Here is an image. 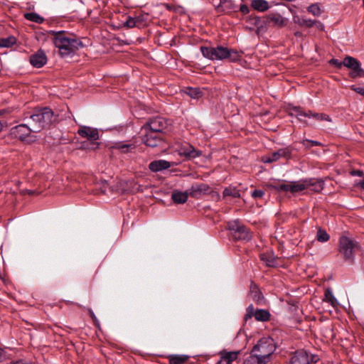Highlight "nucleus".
Returning <instances> with one entry per match:
<instances>
[{
    "mask_svg": "<svg viewBox=\"0 0 364 364\" xmlns=\"http://www.w3.org/2000/svg\"><path fill=\"white\" fill-rule=\"evenodd\" d=\"M200 52L203 56L210 60H223L228 59L230 62L235 63L242 58V51L228 48L223 46H200Z\"/></svg>",
    "mask_w": 364,
    "mask_h": 364,
    "instance_id": "nucleus-1",
    "label": "nucleus"
},
{
    "mask_svg": "<svg viewBox=\"0 0 364 364\" xmlns=\"http://www.w3.org/2000/svg\"><path fill=\"white\" fill-rule=\"evenodd\" d=\"M58 116L49 107H43L33 111L32 114H28L24 119L28 120V124L33 127V132L38 133L42 129L50 126L57 120Z\"/></svg>",
    "mask_w": 364,
    "mask_h": 364,
    "instance_id": "nucleus-2",
    "label": "nucleus"
},
{
    "mask_svg": "<svg viewBox=\"0 0 364 364\" xmlns=\"http://www.w3.org/2000/svg\"><path fill=\"white\" fill-rule=\"evenodd\" d=\"M53 33V43L58 48L59 53L63 58L73 56L83 47V43L80 39L68 37L64 31Z\"/></svg>",
    "mask_w": 364,
    "mask_h": 364,
    "instance_id": "nucleus-3",
    "label": "nucleus"
},
{
    "mask_svg": "<svg viewBox=\"0 0 364 364\" xmlns=\"http://www.w3.org/2000/svg\"><path fill=\"white\" fill-rule=\"evenodd\" d=\"M328 63L338 69H341L343 66L350 69L349 75L352 78L364 77V70L361 68V63L356 58L350 55L346 56L343 61L332 58L328 61Z\"/></svg>",
    "mask_w": 364,
    "mask_h": 364,
    "instance_id": "nucleus-4",
    "label": "nucleus"
},
{
    "mask_svg": "<svg viewBox=\"0 0 364 364\" xmlns=\"http://www.w3.org/2000/svg\"><path fill=\"white\" fill-rule=\"evenodd\" d=\"M360 245L358 242L346 236H341L338 241V252L343 260L348 264H353L355 255L359 250Z\"/></svg>",
    "mask_w": 364,
    "mask_h": 364,
    "instance_id": "nucleus-5",
    "label": "nucleus"
},
{
    "mask_svg": "<svg viewBox=\"0 0 364 364\" xmlns=\"http://www.w3.org/2000/svg\"><path fill=\"white\" fill-rule=\"evenodd\" d=\"M290 116L295 117L306 127L311 125L306 120V118H312L316 121H331V117L326 114L314 112L311 110L305 111L299 106L291 108Z\"/></svg>",
    "mask_w": 364,
    "mask_h": 364,
    "instance_id": "nucleus-6",
    "label": "nucleus"
},
{
    "mask_svg": "<svg viewBox=\"0 0 364 364\" xmlns=\"http://www.w3.org/2000/svg\"><path fill=\"white\" fill-rule=\"evenodd\" d=\"M275 349L276 346L274 340L267 337L261 338L253 347L252 352L268 363Z\"/></svg>",
    "mask_w": 364,
    "mask_h": 364,
    "instance_id": "nucleus-7",
    "label": "nucleus"
},
{
    "mask_svg": "<svg viewBox=\"0 0 364 364\" xmlns=\"http://www.w3.org/2000/svg\"><path fill=\"white\" fill-rule=\"evenodd\" d=\"M227 230L235 240L249 241L252 239L249 229L238 219L229 221L227 223Z\"/></svg>",
    "mask_w": 364,
    "mask_h": 364,
    "instance_id": "nucleus-8",
    "label": "nucleus"
},
{
    "mask_svg": "<svg viewBox=\"0 0 364 364\" xmlns=\"http://www.w3.org/2000/svg\"><path fill=\"white\" fill-rule=\"evenodd\" d=\"M169 120L162 117L151 118L142 127L143 130L152 131L159 134L163 133L170 125Z\"/></svg>",
    "mask_w": 364,
    "mask_h": 364,
    "instance_id": "nucleus-9",
    "label": "nucleus"
},
{
    "mask_svg": "<svg viewBox=\"0 0 364 364\" xmlns=\"http://www.w3.org/2000/svg\"><path fill=\"white\" fill-rule=\"evenodd\" d=\"M177 154L185 159L191 161L202 156V151L196 149L195 147L188 142L180 143L176 146Z\"/></svg>",
    "mask_w": 364,
    "mask_h": 364,
    "instance_id": "nucleus-10",
    "label": "nucleus"
},
{
    "mask_svg": "<svg viewBox=\"0 0 364 364\" xmlns=\"http://www.w3.org/2000/svg\"><path fill=\"white\" fill-rule=\"evenodd\" d=\"M144 132L141 141L146 146L154 148L163 144L164 139L161 134L149 130H144Z\"/></svg>",
    "mask_w": 364,
    "mask_h": 364,
    "instance_id": "nucleus-11",
    "label": "nucleus"
},
{
    "mask_svg": "<svg viewBox=\"0 0 364 364\" xmlns=\"http://www.w3.org/2000/svg\"><path fill=\"white\" fill-rule=\"evenodd\" d=\"M33 127L30 126L28 122L26 124H21L11 129V135L21 141L26 140L27 137L33 132Z\"/></svg>",
    "mask_w": 364,
    "mask_h": 364,
    "instance_id": "nucleus-12",
    "label": "nucleus"
},
{
    "mask_svg": "<svg viewBox=\"0 0 364 364\" xmlns=\"http://www.w3.org/2000/svg\"><path fill=\"white\" fill-rule=\"evenodd\" d=\"M240 354V350L229 351L226 349L222 350L218 353L219 360L216 364H232L233 361L237 359Z\"/></svg>",
    "mask_w": 364,
    "mask_h": 364,
    "instance_id": "nucleus-13",
    "label": "nucleus"
},
{
    "mask_svg": "<svg viewBox=\"0 0 364 364\" xmlns=\"http://www.w3.org/2000/svg\"><path fill=\"white\" fill-rule=\"evenodd\" d=\"M29 61L34 68H40L46 64L47 56L43 50H38L30 56Z\"/></svg>",
    "mask_w": 364,
    "mask_h": 364,
    "instance_id": "nucleus-14",
    "label": "nucleus"
},
{
    "mask_svg": "<svg viewBox=\"0 0 364 364\" xmlns=\"http://www.w3.org/2000/svg\"><path fill=\"white\" fill-rule=\"evenodd\" d=\"M77 134L83 138H87L90 141H96L99 139V132L97 129L87 126H82L77 131Z\"/></svg>",
    "mask_w": 364,
    "mask_h": 364,
    "instance_id": "nucleus-15",
    "label": "nucleus"
},
{
    "mask_svg": "<svg viewBox=\"0 0 364 364\" xmlns=\"http://www.w3.org/2000/svg\"><path fill=\"white\" fill-rule=\"evenodd\" d=\"M174 165V163H171L164 159H158L152 161L149 164V169L152 172H159L166 170Z\"/></svg>",
    "mask_w": 364,
    "mask_h": 364,
    "instance_id": "nucleus-16",
    "label": "nucleus"
},
{
    "mask_svg": "<svg viewBox=\"0 0 364 364\" xmlns=\"http://www.w3.org/2000/svg\"><path fill=\"white\" fill-rule=\"evenodd\" d=\"M209 189L210 186L206 183H196L192 185L189 193L191 196L198 198L202 195L207 193Z\"/></svg>",
    "mask_w": 364,
    "mask_h": 364,
    "instance_id": "nucleus-17",
    "label": "nucleus"
},
{
    "mask_svg": "<svg viewBox=\"0 0 364 364\" xmlns=\"http://www.w3.org/2000/svg\"><path fill=\"white\" fill-rule=\"evenodd\" d=\"M307 182L305 179L288 182V192L294 194L307 189Z\"/></svg>",
    "mask_w": 364,
    "mask_h": 364,
    "instance_id": "nucleus-18",
    "label": "nucleus"
},
{
    "mask_svg": "<svg viewBox=\"0 0 364 364\" xmlns=\"http://www.w3.org/2000/svg\"><path fill=\"white\" fill-rule=\"evenodd\" d=\"M308 353L304 350L296 351L291 357L290 364H309Z\"/></svg>",
    "mask_w": 364,
    "mask_h": 364,
    "instance_id": "nucleus-19",
    "label": "nucleus"
},
{
    "mask_svg": "<svg viewBox=\"0 0 364 364\" xmlns=\"http://www.w3.org/2000/svg\"><path fill=\"white\" fill-rule=\"evenodd\" d=\"M267 23H272L274 26L282 28L287 24V19L279 14H272L267 16Z\"/></svg>",
    "mask_w": 364,
    "mask_h": 364,
    "instance_id": "nucleus-20",
    "label": "nucleus"
},
{
    "mask_svg": "<svg viewBox=\"0 0 364 364\" xmlns=\"http://www.w3.org/2000/svg\"><path fill=\"white\" fill-rule=\"evenodd\" d=\"M112 149L118 150L122 154L132 153L136 149L134 144H126L122 141L116 142L112 146Z\"/></svg>",
    "mask_w": 364,
    "mask_h": 364,
    "instance_id": "nucleus-21",
    "label": "nucleus"
},
{
    "mask_svg": "<svg viewBox=\"0 0 364 364\" xmlns=\"http://www.w3.org/2000/svg\"><path fill=\"white\" fill-rule=\"evenodd\" d=\"M250 23L254 25L259 31H264L267 29V17L261 18L254 16L250 18Z\"/></svg>",
    "mask_w": 364,
    "mask_h": 364,
    "instance_id": "nucleus-22",
    "label": "nucleus"
},
{
    "mask_svg": "<svg viewBox=\"0 0 364 364\" xmlns=\"http://www.w3.org/2000/svg\"><path fill=\"white\" fill-rule=\"evenodd\" d=\"M306 181H308L307 183V189L314 192H320L323 188V181L321 179H315V178H305Z\"/></svg>",
    "mask_w": 364,
    "mask_h": 364,
    "instance_id": "nucleus-23",
    "label": "nucleus"
},
{
    "mask_svg": "<svg viewBox=\"0 0 364 364\" xmlns=\"http://www.w3.org/2000/svg\"><path fill=\"white\" fill-rule=\"evenodd\" d=\"M292 149L289 146L279 149L277 151L272 153L273 160L278 161L280 158L290 159L291 157Z\"/></svg>",
    "mask_w": 364,
    "mask_h": 364,
    "instance_id": "nucleus-24",
    "label": "nucleus"
},
{
    "mask_svg": "<svg viewBox=\"0 0 364 364\" xmlns=\"http://www.w3.org/2000/svg\"><path fill=\"white\" fill-rule=\"evenodd\" d=\"M260 259L263 263L270 267H274L277 265V262L274 257L273 254L270 252H267L260 254Z\"/></svg>",
    "mask_w": 364,
    "mask_h": 364,
    "instance_id": "nucleus-25",
    "label": "nucleus"
},
{
    "mask_svg": "<svg viewBox=\"0 0 364 364\" xmlns=\"http://www.w3.org/2000/svg\"><path fill=\"white\" fill-rule=\"evenodd\" d=\"M251 6L259 12L266 11L269 8V2L266 0H252Z\"/></svg>",
    "mask_w": 364,
    "mask_h": 364,
    "instance_id": "nucleus-26",
    "label": "nucleus"
},
{
    "mask_svg": "<svg viewBox=\"0 0 364 364\" xmlns=\"http://www.w3.org/2000/svg\"><path fill=\"white\" fill-rule=\"evenodd\" d=\"M188 195L186 192L173 191L171 198L175 203L183 204L188 200Z\"/></svg>",
    "mask_w": 364,
    "mask_h": 364,
    "instance_id": "nucleus-27",
    "label": "nucleus"
},
{
    "mask_svg": "<svg viewBox=\"0 0 364 364\" xmlns=\"http://www.w3.org/2000/svg\"><path fill=\"white\" fill-rule=\"evenodd\" d=\"M269 188L277 191L288 192V183L278 181L270 182L268 185Z\"/></svg>",
    "mask_w": 364,
    "mask_h": 364,
    "instance_id": "nucleus-28",
    "label": "nucleus"
},
{
    "mask_svg": "<svg viewBox=\"0 0 364 364\" xmlns=\"http://www.w3.org/2000/svg\"><path fill=\"white\" fill-rule=\"evenodd\" d=\"M222 7L220 13L228 14L232 11H236L237 6L232 0H222Z\"/></svg>",
    "mask_w": 364,
    "mask_h": 364,
    "instance_id": "nucleus-29",
    "label": "nucleus"
},
{
    "mask_svg": "<svg viewBox=\"0 0 364 364\" xmlns=\"http://www.w3.org/2000/svg\"><path fill=\"white\" fill-rule=\"evenodd\" d=\"M250 294L252 297V299L255 301H256L257 303H260L262 301L263 296L262 295V293L259 291L257 286L254 283L251 284Z\"/></svg>",
    "mask_w": 364,
    "mask_h": 364,
    "instance_id": "nucleus-30",
    "label": "nucleus"
},
{
    "mask_svg": "<svg viewBox=\"0 0 364 364\" xmlns=\"http://www.w3.org/2000/svg\"><path fill=\"white\" fill-rule=\"evenodd\" d=\"M223 197H232L233 198H238L240 197V191L235 187L229 186L224 189L223 192Z\"/></svg>",
    "mask_w": 364,
    "mask_h": 364,
    "instance_id": "nucleus-31",
    "label": "nucleus"
},
{
    "mask_svg": "<svg viewBox=\"0 0 364 364\" xmlns=\"http://www.w3.org/2000/svg\"><path fill=\"white\" fill-rule=\"evenodd\" d=\"M323 301L330 304L333 307H336L338 304L337 299L328 289L325 291Z\"/></svg>",
    "mask_w": 364,
    "mask_h": 364,
    "instance_id": "nucleus-32",
    "label": "nucleus"
},
{
    "mask_svg": "<svg viewBox=\"0 0 364 364\" xmlns=\"http://www.w3.org/2000/svg\"><path fill=\"white\" fill-rule=\"evenodd\" d=\"M23 16L26 20L37 23H42L44 21V18L42 16L34 12L26 13Z\"/></svg>",
    "mask_w": 364,
    "mask_h": 364,
    "instance_id": "nucleus-33",
    "label": "nucleus"
},
{
    "mask_svg": "<svg viewBox=\"0 0 364 364\" xmlns=\"http://www.w3.org/2000/svg\"><path fill=\"white\" fill-rule=\"evenodd\" d=\"M263 359L256 355L253 352L251 355L244 361V364H267Z\"/></svg>",
    "mask_w": 364,
    "mask_h": 364,
    "instance_id": "nucleus-34",
    "label": "nucleus"
},
{
    "mask_svg": "<svg viewBox=\"0 0 364 364\" xmlns=\"http://www.w3.org/2000/svg\"><path fill=\"white\" fill-rule=\"evenodd\" d=\"M188 359L187 355H174L169 357L170 364H184Z\"/></svg>",
    "mask_w": 364,
    "mask_h": 364,
    "instance_id": "nucleus-35",
    "label": "nucleus"
},
{
    "mask_svg": "<svg viewBox=\"0 0 364 364\" xmlns=\"http://www.w3.org/2000/svg\"><path fill=\"white\" fill-rule=\"evenodd\" d=\"M16 43V39L14 36H9L7 38H0V48H9Z\"/></svg>",
    "mask_w": 364,
    "mask_h": 364,
    "instance_id": "nucleus-36",
    "label": "nucleus"
},
{
    "mask_svg": "<svg viewBox=\"0 0 364 364\" xmlns=\"http://www.w3.org/2000/svg\"><path fill=\"white\" fill-rule=\"evenodd\" d=\"M254 316L257 321H266L269 318V314L267 311L263 309L257 310Z\"/></svg>",
    "mask_w": 364,
    "mask_h": 364,
    "instance_id": "nucleus-37",
    "label": "nucleus"
},
{
    "mask_svg": "<svg viewBox=\"0 0 364 364\" xmlns=\"http://www.w3.org/2000/svg\"><path fill=\"white\" fill-rule=\"evenodd\" d=\"M330 238L327 232L321 228H318L316 234V239L318 242H326Z\"/></svg>",
    "mask_w": 364,
    "mask_h": 364,
    "instance_id": "nucleus-38",
    "label": "nucleus"
},
{
    "mask_svg": "<svg viewBox=\"0 0 364 364\" xmlns=\"http://www.w3.org/2000/svg\"><path fill=\"white\" fill-rule=\"evenodd\" d=\"M307 11L315 16L321 15V9L318 4H312L307 7Z\"/></svg>",
    "mask_w": 364,
    "mask_h": 364,
    "instance_id": "nucleus-39",
    "label": "nucleus"
},
{
    "mask_svg": "<svg viewBox=\"0 0 364 364\" xmlns=\"http://www.w3.org/2000/svg\"><path fill=\"white\" fill-rule=\"evenodd\" d=\"M301 144L306 148L310 149L313 146H322V144L318 141L311 140L308 139H303Z\"/></svg>",
    "mask_w": 364,
    "mask_h": 364,
    "instance_id": "nucleus-40",
    "label": "nucleus"
},
{
    "mask_svg": "<svg viewBox=\"0 0 364 364\" xmlns=\"http://www.w3.org/2000/svg\"><path fill=\"white\" fill-rule=\"evenodd\" d=\"M186 93L191 98H194V99L198 98L201 95V92L200 91V90L198 88H193V87H188L187 89Z\"/></svg>",
    "mask_w": 364,
    "mask_h": 364,
    "instance_id": "nucleus-41",
    "label": "nucleus"
},
{
    "mask_svg": "<svg viewBox=\"0 0 364 364\" xmlns=\"http://www.w3.org/2000/svg\"><path fill=\"white\" fill-rule=\"evenodd\" d=\"M316 21L310 18H302L299 22L300 25L311 28L315 25Z\"/></svg>",
    "mask_w": 364,
    "mask_h": 364,
    "instance_id": "nucleus-42",
    "label": "nucleus"
},
{
    "mask_svg": "<svg viewBox=\"0 0 364 364\" xmlns=\"http://www.w3.org/2000/svg\"><path fill=\"white\" fill-rule=\"evenodd\" d=\"M136 22L137 21L135 18L129 16L127 21L124 22V26L131 28L136 26Z\"/></svg>",
    "mask_w": 364,
    "mask_h": 364,
    "instance_id": "nucleus-43",
    "label": "nucleus"
},
{
    "mask_svg": "<svg viewBox=\"0 0 364 364\" xmlns=\"http://www.w3.org/2000/svg\"><path fill=\"white\" fill-rule=\"evenodd\" d=\"M264 195V191L260 189H255L251 193L252 197L255 199L262 198Z\"/></svg>",
    "mask_w": 364,
    "mask_h": 364,
    "instance_id": "nucleus-44",
    "label": "nucleus"
},
{
    "mask_svg": "<svg viewBox=\"0 0 364 364\" xmlns=\"http://www.w3.org/2000/svg\"><path fill=\"white\" fill-rule=\"evenodd\" d=\"M222 2V0H212L211 1L213 6L215 8L216 11L218 13H220Z\"/></svg>",
    "mask_w": 364,
    "mask_h": 364,
    "instance_id": "nucleus-45",
    "label": "nucleus"
},
{
    "mask_svg": "<svg viewBox=\"0 0 364 364\" xmlns=\"http://www.w3.org/2000/svg\"><path fill=\"white\" fill-rule=\"evenodd\" d=\"M350 89L355 92L360 94L362 96H364V87H357L355 85H352Z\"/></svg>",
    "mask_w": 364,
    "mask_h": 364,
    "instance_id": "nucleus-46",
    "label": "nucleus"
},
{
    "mask_svg": "<svg viewBox=\"0 0 364 364\" xmlns=\"http://www.w3.org/2000/svg\"><path fill=\"white\" fill-rule=\"evenodd\" d=\"M240 11L243 14H247L250 12V8L246 4H241L240 6Z\"/></svg>",
    "mask_w": 364,
    "mask_h": 364,
    "instance_id": "nucleus-47",
    "label": "nucleus"
},
{
    "mask_svg": "<svg viewBox=\"0 0 364 364\" xmlns=\"http://www.w3.org/2000/svg\"><path fill=\"white\" fill-rule=\"evenodd\" d=\"M263 161H264V163H272V162H274V161H275V160H273V159H272V154H269V156H267L264 157V158L263 159Z\"/></svg>",
    "mask_w": 364,
    "mask_h": 364,
    "instance_id": "nucleus-48",
    "label": "nucleus"
},
{
    "mask_svg": "<svg viewBox=\"0 0 364 364\" xmlns=\"http://www.w3.org/2000/svg\"><path fill=\"white\" fill-rule=\"evenodd\" d=\"M351 175L357 176H363V171H360V170H354V171H351Z\"/></svg>",
    "mask_w": 364,
    "mask_h": 364,
    "instance_id": "nucleus-49",
    "label": "nucleus"
},
{
    "mask_svg": "<svg viewBox=\"0 0 364 364\" xmlns=\"http://www.w3.org/2000/svg\"><path fill=\"white\" fill-rule=\"evenodd\" d=\"M309 360H310V362H311V363H316V362H318L319 358H318V355H311V359H309Z\"/></svg>",
    "mask_w": 364,
    "mask_h": 364,
    "instance_id": "nucleus-50",
    "label": "nucleus"
},
{
    "mask_svg": "<svg viewBox=\"0 0 364 364\" xmlns=\"http://www.w3.org/2000/svg\"><path fill=\"white\" fill-rule=\"evenodd\" d=\"M5 358H6L5 353H4V350L0 348V362L4 360L5 359Z\"/></svg>",
    "mask_w": 364,
    "mask_h": 364,
    "instance_id": "nucleus-51",
    "label": "nucleus"
},
{
    "mask_svg": "<svg viewBox=\"0 0 364 364\" xmlns=\"http://www.w3.org/2000/svg\"><path fill=\"white\" fill-rule=\"evenodd\" d=\"M28 193L29 195H33L34 194L35 191H31V190H28V189H25L23 191H22V193L24 194V193Z\"/></svg>",
    "mask_w": 364,
    "mask_h": 364,
    "instance_id": "nucleus-52",
    "label": "nucleus"
},
{
    "mask_svg": "<svg viewBox=\"0 0 364 364\" xmlns=\"http://www.w3.org/2000/svg\"><path fill=\"white\" fill-rule=\"evenodd\" d=\"M14 364H33V363L31 362H25L23 360H18V361H16V363H14Z\"/></svg>",
    "mask_w": 364,
    "mask_h": 364,
    "instance_id": "nucleus-53",
    "label": "nucleus"
},
{
    "mask_svg": "<svg viewBox=\"0 0 364 364\" xmlns=\"http://www.w3.org/2000/svg\"><path fill=\"white\" fill-rule=\"evenodd\" d=\"M253 306L252 305H250L248 308H247V311L249 314H252L253 312Z\"/></svg>",
    "mask_w": 364,
    "mask_h": 364,
    "instance_id": "nucleus-54",
    "label": "nucleus"
},
{
    "mask_svg": "<svg viewBox=\"0 0 364 364\" xmlns=\"http://www.w3.org/2000/svg\"><path fill=\"white\" fill-rule=\"evenodd\" d=\"M360 186L364 190V180L360 182Z\"/></svg>",
    "mask_w": 364,
    "mask_h": 364,
    "instance_id": "nucleus-55",
    "label": "nucleus"
},
{
    "mask_svg": "<svg viewBox=\"0 0 364 364\" xmlns=\"http://www.w3.org/2000/svg\"><path fill=\"white\" fill-rule=\"evenodd\" d=\"M3 129V124L2 122L0 121V132Z\"/></svg>",
    "mask_w": 364,
    "mask_h": 364,
    "instance_id": "nucleus-56",
    "label": "nucleus"
},
{
    "mask_svg": "<svg viewBox=\"0 0 364 364\" xmlns=\"http://www.w3.org/2000/svg\"><path fill=\"white\" fill-rule=\"evenodd\" d=\"M92 144H93L94 145H96V147H98V146L100 145V144H99V143H97V142H93Z\"/></svg>",
    "mask_w": 364,
    "mask_h": 364,
    "instance_id": "nucleus-57",
    "label": "nucleus"
},
{
    "mask_svg": "<svg viewBox=\"0 0 364 364\" xmlns=\"http://www.w3.org/2000/svg\"><path fill=\"white\" fill-rule=\"evenodd\" d=\"M319 24L321 27H323V25L321 23L319 22Z\"/></svg>",
    "mask_w": 364,
    "mask_h": 364,
    "instance_id": "nucleus-58",
    "label": "nucleus"
},
{
    "mask_svg": "<svg viewBox=\"0 0 364 364\" xmlns=\"http://www.w3.org/2000/svg\"><path fill=\"white\" fill-rule=\"evenodd\" d=\"M363 1V4H364V0Z\"/></svg>",
    "mask_w": 364,
    "mask_h": 364,
    "instance_id": "nucleus-59",
    "label": "nucleus"
}]
</instances>
